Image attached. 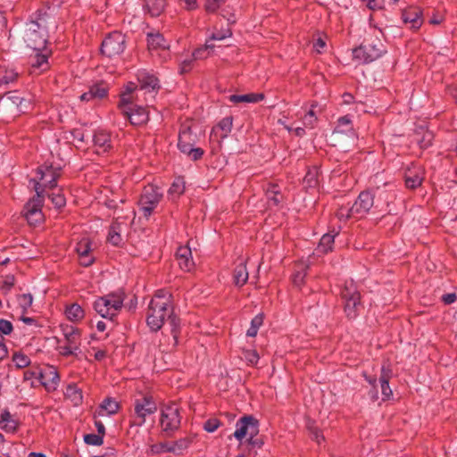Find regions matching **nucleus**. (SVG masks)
Wrapping results in <instances>:
<instances>
[{"label": "nucleus", "instance_id": "23", "mask_svg": "<svg viewBox=\"0 0 457 457\" xmlns=\"http://www.w3.org/2000/svg\"><path fill=\"white\" fill-rule=\"evenodd\" d=\"M147 46L151 52H164L166 55H169L168 50L170 48V43L164 38L163 35L159 32L147 34Z\"/></svg>", "mask_w": 457, "mask_h": 457}, {"label": "nucleus", "instance_id": "53", "mask_svg": "<svg viewBox=\"0 0 457 457\" xmlns=\"http://www.w3.org/2000/svg\"><path fill=\"white\" fill-rule=\"evenodd\" d=\"M182 153L187 154L192 161H198L203 157L204 151L202 148L195 147L194 145Z\"/></svg>", "mask_w": 457, "mask_h": 457}, {"label": "nucleus", "instance_id": "1", "mask_svg": "<svg viewBox=\"0 0 457 457\" xmlns=\"http://www.w3.org/2000/svg\"><path fill=\"white\" fill-rule=\"evenodd\" d=\"M146 322L154 331L166 324L175 343L178 342L180 322L173 313L172 299L169 291L160 289L155 292L148 306Z\"/></svg>", "mask_w": 457, "mask_h": 457}, {"label": "nucleus", "instance_id": "15", "mask_svg": "<svg viewBox=\"0 0 457 457\" xmlns=\"http://www.w3.org/2000/svg\"><path fill=\"white\" fill-rule=\"evenodd\" d=\"M259 434L258 420L252 416H244L236 424L234 436L242 442L245 437L257 436Z\"/></svg>", "mask_w": 457, "mask_h": 457}, {"label": "nucleus", "instance_id": "57", "mask_svg": "<svg viewBox=\"0 0 457 457\" xmlns=\"http://www.w3.org/2000/svg\"><path fill=\"white\" fill-rule=\"evenodd\" d=\"M47 64V56L46 54H37L32 62V66L38 69L45 70V66Z\"/></svg>", "mask_w": 457, "mask_h": 457}, {"label": "nucleus", "instance_id": "9", "mask_svg": "<svg viewBox=\"0 0 457 457\" xmlns=\"http://www.w3.org/2000/svg\"><path fill=\"white\" fill-rule=\"evenodd\" d=\"M162 190L154 185L144 187L138 201L139 210L145 218H149L162 199Z\"/></svg>", "mask_w": 457, "mask_h": 457}, {"label": "nucleus", "instance_id": "25", "mask_svg": "<svg viewBox=\"0 0 457 457\" xmlns=\"http://www.w3.org/2000/svg\"><path fill=\"white\" fill-rule=\"evenodd\" d=\"M119 409V403L113 398L107 397L100 403L98 408L95 411L93 418L96 419L98 417L112 416L117 413Z\"/></svg>", "mask_w": 457, "mask_h": 457}, {"label": "nucleus", "instance_id": "33", "mask_svg": "<svg viewBox=\"0 0 457 457\" xmlns=\"http://www.w3.org/2000/svg\"><path fill=\"white\" fill-rule=\"evenodd\" d=\"M195 435L189 434V435H187L186 436L180 437L179 439H178L176 441H173L172 442L173 449H171L172 453H175V454L182 453L185 450H187L193 444V442L195 441Z\"/></svg>", "mask_w": 457, "mask_h": 457}, {"label": "nucleus", "instance_id": "54", "mask_svg": "<svg viewBox=\"0 0 457 457\" xmlns=\"http://www.w3.org/2000/svg\"><path fill=\"white\" fill-rule=\"evenodd\" d=\"M48 197L51 199L53 204L58 209L63 207L66 204V199L61 192L52 193Z\"/></svg>", "mask_w": 457, "mask_h": 457}, {"label": "nucleus", "instance_id": "64", "mask_svg": "<svg viewBox=\"0 0 457 457\" xmlns=\"http://www.w3.org/2000/svg\"><path fill=\"white\" fill-rule=\"evenodd\" d=\"M13 327L11 321L0 319V333L4 335H10L12 332Z\"/></svg>", "mask_w": 457, "mask_h": 457}, {"label": "nucleus", "instance_id": "12", "mask_svg": "<svg viewBox=\"0 0 457 457\" xmlns=\"http://www.w3.org/2000/svg\"><path fill=\"white\" fill-rule=\"evenodd\" d=\"M125 48V35L120 31H113L104 39L101 46V52L103 54L112 58L123 53Z\"/></svg>", "mask_w": 457, "mask_h": 457}, {"label": "nucleus", "instance_id": "42", "mask_svg": "<svg viewBox=\"0 0 457 457\" xmlns=\"http://www.w3.org/2000/svg\"><path fill=\"white\" fill-rule=\"evenodd\" d=\"M18 73L12 70L5 67H0V83L9 84L17 79Z\"/></svg>", "mask_w": 457, "mask_h": 457}, {"label": "nucleus", "instance_id": "51", "mask_svg": "<svg viewBox=\"0 0 457 457\" xmlns=\"http://www.w3.org/2000/svg\"><path fill=\"white\" fill-rule=\"evenodd\" d=\"M317 116L312 108L303 118V123L307 129H313L317 123Z\"/></svg>", "mask_w": 457, "mask_h": 457}, {"label": "nucleus", "instance_id": "2", "mask_svg": "<svg viewBox=\"0 0 457 457\" xmlns=\"http://www.w3.org/2000/svg\"><path fill=\"white\" fill-rule=\"evenodd\" d=\"M46 25V13L41 11L38 12L35 20H30L26 23L23 38L28 47L35 51L45 48L47 42Z\"/></svg>", "mask_w": 457, "mask_h": 457}, {"label": "nucleus", "instance_id": "3", "mask_svg": "<svg viewBox=\"0 0 457 457\" xmlns=\"http://www.w3.org/2000/svg\"><path fill=\"white\" fill-rule=\"evenodd\" d=\"M379 36H382V31L374 29L373 36L366 38L359 47L353 49V59L359 63L365 64L381 57L386 50Z\"/></svg>", "mask_w": 457, "mask_h": 457}, {"label": "nucleus", "instance_id": "59", "mask_svg": "<svg viewBox=\"0 0 457 457\" xmlns=\"http://www.w3.org/2000/svg\"><path fill=\"white\" fill-rule=\"evenodd\" d=\"M220 426V422L217 419H209L204 424V429L206 432L212 433L218 429Z\"/></svg>", "mask_w": 457, "mask_h": 457}, {"label": "nucleus", "instance_id": "29", "mask_svg": "<svg viewBox=\"0 0 457 457\" xmlns=\"http://www.w3.org/2000/svg\"><path fill=\"white\" fill-rule=\"evenodd\" d=\"M19 421L10 413L8 410H4L0 414V428L6 433H15L19 428Z\"/></svg>", "mask_w": 457, "mask_h": 457}, {"label": "nucleus", "instance_id": "22", "mask_svg": "<svg viewBox=\"0 0 457 457\" xmlns=\"http://www.w3.org/2000/svg\"><path fill=\"white\" fill-rule=\"evenodd\" d=\"M8 104H12L18 112H26L30 105V101L16 92H10L5 96H0V105H8Z\"/></svg>", "mask_w": 457, "mask_h": 457}, {"label": "nucleus", "instance_id": "7", "mask_svg": "<svg viewBox=\"0 0 457 457\" xmlns=\"http://www.w3.org/2000/svg\"><path fill=\"white\" fill-rule=\"evenodd\" d=\"M181 424L180 407L176 403H165L161 408L160 425L166 436H172Z\"/></svg>", "mask_w": 457, "mask_h": 457}, {"label": "nucleus", "instance_id": "21", "mask_svg": "<svg viewBox=\"0 0 457 457\" xmlns=\"http://www.w3.org/2000/svg\"><path fill=\"white\" fill-rule=\"evenodd\" d=\"M424 169L420 165H412L404 174L405 186L410 189H415L421 186L424 179Z\"/></svg>", "mask_w": 457, "mask_h": 457}, {"label": "nucleus", "instance_id": "24", "mask_svg": "<svg viewBox=\"0 0 457 457\" xmlns=\"http://www.w3.org/2000/svg\"><path fill=\"white\" fill-rule=\"evenodd\" d=\"M176 258L180 269L184 271H191L195 267L192 252L189 246L180 245L176 251Z\"/></svg>", "mask_w": 457, "mask_h": 457}, {"label": "nucleus", "instance_id": "6", "mask_svg": "<svg viewBox=\"0 0 457 457\" xmlns=\"http://www.w3.org/2000/svg\"><path fill=\"white\" fill-rule=\"evenodd\" d=\"M355 139L350 118L348 116L340 117L331 136L333 145L343 152H348L350 147L355 144Z\"/></svg>", "mask_w": 457, "mask_h": 457}, {"label": "nucleus", "instance_id": "56", "mask_svg": "<svg viewBox=\"0 0 457 457\" xmlns=\"http://www.w3.org/2000/svg\"><path fill=\"white\" fill-rule=\"evenodd\" d=\"M79 347L65 344L59 347V352L62 356L76 355Z\"/></svg>", "mask_w": 457, "mask_h": 457}, {"label": "nucleus", "instance_id": "35", "mask_svg": "<svg viewBox=\"0 0 457 457\" xmlns=\"http://www.w3.org/2000/svg\"><path fill=\"white\" fill-rule=\"evenodd\" d=\"M65 315L69 320L78 322L84 318L85 312L79 304L72 303L66 307Z\"/></svg>", "mask_w": 457, "mask_h": 457}, {"label": "nucleus", "instance_id": "63", "mask_svg": "<svg viewBox=\"0 0 457 457\" xmlns=\"http://www.w3.org/2000/svg\"><path fill=\"white\" fill-rule=\"evenodd\" d=\"M15 284V278L12 275H7L4 277L3 281V285L1 287L2 290L5 293H8Z\"/></svg>", "mask_w": 457, "mask_h": 457}, {"label": "nucleus", "instance_id": "39", "mask_svg": "<svg viewBox=\"0 0 457 457\" xmlns=\"http://www.w3.org/2000/svg\"><path fill=\"white\" fill-rule=\"evenodd\" d=\"M336 234L327 233L322 236L318 245L320 253H327L332 250Z\"/></svg>", "mask_w": 457, "mask_h": 457}, {"label": "nucleus", "instance_id": "45", "mask_svg": "<svg viewBox=\"0 0 457 457\" xmlns=\"http://www.w3.org/2000/svg\"><path fill=\"white\" fill-rule=\"evenodd\" d=\"M184 191L185 181L183 178H176L169 189V194L171 195L179 196L184 193Z\"/></svg>", "mask_w": 457, "mask_h": 457}, {"label": "nucleus", "instance_id": "49", "mask_svg": "<svg viewBox=\"0 0 457 457\" xmlns=\"http://www.w3.org/2000/svg\"><path fill=\"white\" fill-rule=\"evenodd\" d=\"M153 15H158L164 6V0H145Z\"/></svg>", "mask_w": 457, "mask_h": 457}, {"label": "nucleus", "instance_id": "19", "mask_svg": "<svg viewBox=\"0 0 457 457\" xmlns=\"http://www.w3.org/2000/svg\"><path fill=\"white\" fill-rule=\"evenodd\" d=\"M232 126L233 118L231 116L223 118L212 129L210 136L211 140L216 141L219 145H220L221 141L228 137V134L231 132Z\"/></svg>", "mask_w": 457, "mask_h": 457}, {"label": "nucleus", "instance_id": "32", "mask_svg": "<svg viewBox=\"0 0 457 457\" xmlns=\"http://www.w3.org/2000/svg\"><path fill=\"white\" fill-rule=\"evenodd\" d=\"M123 224V222L119 221V219H116L110 226L107 240L112 245L117 246L121 244V231Z\"/></svg>", "mask_w": 457, "mask_h": 457}, {"label": "nucleus", "instance_id": "4", "mask_svg": "<svg viewBox=\"0 0 457 457\" xmlns=\"http://www.w3.org/2000/svg\"><path fill=\"white\" fill-rule=\"evenodd\" d=\"M134 98L136 97L132 95V89L127 87L126 92L120 96L118 108L132 125L141 126L148 121L149 113L145 108L135 104Z\"/></svg>", "mask_w": 457, "mask_h": 457}, {"label": "nucleus", "instance_id": "26", "mask_svg": "<svg viewBox=\"0 0 457 457\" xmlns=\"http://www.w3.org/2000/svg\"><path fill=\"white\" fill-rule=\"evenodd\" d=\"M403 21L410 24L412 29H418L423 23L421 11L417 7H410L402 13Z\"/></svg>", "mask_w": 457, "mask_h": 457}, {"label": "nucleus", "instance_id": "31", "mask_svg": "<svg viewBox=\"0 0 457 457\" xmlns=\"http://www.w3.org/2000/svg\"><path fill=\"white\" fill-rule=\"evenodd\" d=\"M62 330L65 344L77 347L80 346V331L79 328L70 325H62Z\"/></svg>", "mask_w": 457, "mask_h": 457}, {"label": "nucleus", "instance_id": "11", "mask_svg": "<svg viewBox=\"0 0 457 457\" xmlns=\"http://www.w3.org/2000/svg\"><path fill=\"white\" fill-rule=\"evenodd\" d=\"M156 411L157 405L153 397L144 396L143 398L136 399L131 426H143L146 420V417L154 414Z\"/></svg>", "mask_w": 457, "mask_h": 457}, {"label": "nucleus", "instance_id": "41", "mask_svg": "<svg viewBox=\"0 0 457 457\" xmlns=\"http://www.w3.org/2000/svg\"><path fill=\"white\" fill-rule=\"evenodd\" d=\"M214 48V45L210 44L209 40L206 41L205 45L202 47L197 48L192 54L195 60H203L210 56L212 50Z\"/></svg>", "mask_w": 457, "mask_h": 457}, {"label": "nucleus", "instance_id": "55", "mask_svg": "<svg viewBox=\"0 0 457 457\" xmlns=\"http://www.w3.org/2000/svg\"><path fill=\"white\" fill-rule=\"evenodd\" d=\"M84 441L87 445L99 446L103 445L104 437L97 434H87L84 436Z\"/></svg>", "mask_w": 457, "mask_h": 457}, {"label": "nucleus", "instance_id": "13", "mask_svg": "<svg viewBox=\"0 0 457 457\" xmlns=\"http://www.w3.org/2000/svg\"><path fill=\"white\" fill-rule=\"evenodd\" d=\"M341 295L345 302L346 316L350 319L355 318L361 306L360 293L357 291L355 286L353 283L346 285L343 288Z\"/></svg>", "mask_w": 457, "mask_h": 457}, {"label": "nucleus", "instance_id": "61", "mask_svg": "<svg viewBox=\"0 0 457 457\" xmlns=\"http://www.w3.org/2000/svg\"><path fill=\"white\" fill-rule=\"evenodd\" d=\"M232 36V32L229 29L219 30L216 32H213L212 36L210 37L211 40H222L228 37H230Z\"/></svg>", "mask_w": 457, "mask_h": 457}, {"label": "nucleus", "instance_id": "40", "mask_svg": "<svg viewBox=\"0 0 457 457\" xmlns=\"http://www.w3.org/2000/svg\"><path fill=\"white\" fill-rule=\"evenodd\" d=\"M308 265L305 263H299L296 266V270L293 275V283L296 287H301L304 283L305 277L307 275Z\"/></svg>", "mask_w": 457, "mask_h": 457}, {"label": "nucleus", "instance_id": "34", "mask_svg": "<svg viewBox=\"0 0 457 457\" xmlns=\"http://www.w3.org/2000/svg\"><path fill=\"white\" fill-rule=\"evenodd\" d=\"M263 94H255L250 93L245 95H231L228 99L231 103L240 104V103H258L263 100Z\"/></svg>", "mask_w": 457, "mask_h": 457}, {"label": "nucleus", "instance_id": "47", "mask_svg": "<svg viewBox=\"0 0 457 457\" xmlns=\"http://www.w3.org/2000/svg\"><path fill=\"white\" fill-rule=\"evenodd\" d=\"M12 361L19 369L26 368L30 364V359L23 353L16 352L12 355Z\"/></svg>", "mask_w": 457, "mask_h": 457}, {"label": "nucleus", "instance_id": "27", "mask_svg": "<svg viewBox=\"0 0 457 457\" xmlns=\"http://www.w3.org/2000/svg\"><path fill=\"white\" fill-rule=\"evenodd\" d=\"M196 144V135L189 127L181 129L179 135L178 147L181 152L187 151Z\"/></svg>", "mask_w": 457, "mask_h": 457}, {"label": "nucleus", "instance_id": "48", "mask_svg": "<svg viewBox=\"0 0 457 457\" xmlns=\"http://www.w3.org/2000/svg\"><path fill=\"white\" fill-rule=\"evenodd\" d=\"M171 449H173L172 442L158 443L151 446V452L154 454L172 453Z\"/></svg>", "mask_w": 457, "mask_h": 457}, {"label": "nucleus", "instance_id": "16", "mask_svg": "<svg viewBox=\"0 0 457 457\" xmlns=\"http://www.w3.org/2000/svg\"><path fill=\"white\" fill-rule=\"evenodd\" d=\"M42 386L48 392L55 391L60 383V376L57 369L52 365L43 368L38 374Z\"/></svg>", "mask_w": 457, "mask_h": 457}, {"label": "nucleus", "instance_id": "20", "mask_svg": "<svg viewBox=\"0 0 457 457\" xmlns=\"http://www.w3.org/2000/svg\"><path fill=\"white\" fill-rule=\"evenodd\" d=\"M109 91L108 86L104 82L91 85L88 90L80 95L79 99L82 102H96L107 96Z\"/></svg>", "mask_w": 457, "mask_h": 457}, {"label": "nucleus", "instance_id": "38", "mask_svg": "<svg viewBox=\"0 0 457 457\" xmlns=\"http://www.w3.org/2000/svg\"><path fill=\"white\" fill-rule=\"evenodd\" d=\"M265 194L270 205L278 206L281 202L282 195L279 192L278 186L268 185L267 188L265 189Z\"/></svg>", "mask_w": 457, "mask_h": 457}, {"label": "nucleus", "instance_id": "36", "mask_svg": "<svg viewBox=\"0 0 457 457\" xmlns=\"http://www.w3.org/2000/svg\"><path fill=\"white\" fill-rule=\"evenodd\" d=\"M234 283L237 287L244 286L248 279V271L245 264L240 263L236 266L233 272Z\"/></svg>", "mask_w": 457, "mask_h": 457}, {"label": "nucleus", "instance_id": "62", "mask_svg": "<svg viewBox=\"0 0 457 457\" xmlns=\"http://www.w3.org/2000/svg\"><path fill=\"white\" fill-rule=\"evenodd\" d=\"M247 444L251 449H260L263 445V440L257 436H252L247 438Z\"/></svg>", "mask_w": 457, "mask_h": 457}, {"label": "nucleus", "instance_id": "44", "mask_svg": "<svg viewBox=\"0 0 457 457\" xmlns=\"http://www.w3.org/2000/svg\"><path fill=\"white\" fill-rule=\"evenodd\" d=\"M353 205L348 206V205H342L338 208L337 211V217L339 220H347L350 218H356V213L353 212Z\"/></svg>", "mask_w": 457, "mask_h": 457}, {"label": "nucleus", "instance_id": "43", "mask_svg": "<svg viewBox=\"0 0 457 457\" xmlns=\"http://www.w3.org/2000/svg\"><path fill=\"white\" fill-rule=\"evenodd\" d=\"M17 302L21 313L25 314L32 305L33 296L31 294H22L18 295Z\"/></svg>", "mask_w": 457, "mask_h": 457}, {"label": "nucleus", "instance_id": "50", "mask_svg": "<svg viewBox=\"0 0 457 457\" xmlns=\"http://www.w3.org/2000/svg\"><path fill=\"white\" fill-rule=\"evenodd\" d=\"M303 183L307 187H315L318 185V173L317 170H308L304 179Z\"/></svg>", "mask_w": 457, "mask_h": 457}, {"label": "nucleus", "instance_id": "5", "mask_svg": "<svg viewBox=\"0 0 457 457\" xmlns=\"http://www.w3.org/2000/svg\"><path fill=\"white\" fill-rule=\"evenodd\" d=\"M124 300V292L117 291L110 293L97 298L94 303V308L103 318L112 320L121 310Z\"/></svg>", "mask_w": 457, "mask_h": 457}, {"label": "nucleus", "instance_id": "18", "mask_svg": "<svg viewBox=\"0 0 457 457\" xmlns=\"http://www.w3.org/2000/svg\"><path fill=\"white\" fill-rule=\"evenodd\" d=\"M79 263L84 267H88L95 262V256L93 254L92 243L88 238H82L76 245L75 248Z\"/></svg>", "mask_w": 457, "mask_h": 457}, {"label": "nucleus", "instance_id": "60", "mask_svg": "<svg viewBox=\"0 0 457 457\" xmlns=\"http://www.w3.org/2000/svg\"><path fill=\"white\" fill-rule=\"evenodd\" d=\"M195 61V60L193 58V56L190 57V58L183 60L179 63V72L181 74H184V73H187L188 71H190L192 70V68H193Z\"/></svg>", "mask_w": 457, "mask_h": 457}, {"label": "nucleus", "instance_id": "46", "mask_svg": "<svg viewBox=\"0 0 457 457\" xmlns=\"http://www.w3.org/2000/svg\"><path fill=\"white\" fill-rule=\"evenodd\" d=\"M263 323V316L262 314L256 315L251 321V326L246 331V336L253 337L257 335L258 329Z\"/></svg>", "mask_w": 457, "mask_h": 457}, {"label": "nucleus", "instance_id": "8", "mask_svg": "<svg viewBox=\"0 0 457 457\" xmlns=\"http://www.w3.org/2000/svg\"><path fill=\"white\" fill-rule=\"evenodd\" d=\"M137 80L138 87H134L132 83L127 86L132 89V94L135 92L134 96L137 99L144 97L146 102L149 101V98H154L160 88L158 79L154 74L143 71L137 73Z\"/></svg>", "mask_w": 457, "mask_h": 457}, {"label": "nucleus", "instance_id": "28", "mask_svg": "<svg viewBox=\"0 0 457 457\" xmlns=\"http://www.w3.org/2000/svg\"><path fill=\"white\" fill-rule=\"evenodd\" d=\"M97 154H104L111 148V136L104 130H97L93 137Z\"/></svg>", "mask_w": 457, "mask_h": 457}, {"label": "nucleus", "instance_id": "58", "mask_svg": "<svg viewBox=\"0 0 457 457\" xmlns=\"http://www.w3.org/2000/svg\"><path fill=\"white\" fill-rule=\"evenodd\" d=\"M226 0H206L205 2V10L208 12H216L222 4L225 3Z\"/></svg>", "mask_w": 457, "mask_h": 457}, {"label": "nucleus", "instance_id": "17", "mask_svg": "<svg viewBox=\"0 0 457 457\" xmlns=\"http://www.w3.org/2000/svg\"><path fill=\"white\" fill-rule=\"evenodd\" d=\"M375 195L370 191L361 192L353 203V212L356 213V219L365 216L374 206Z\"/></svg>", "mask_w": 457, "mask_h": 457}, {"label": "nucleus", "instance_id": "52", "mask_svg": "<svg viewBox=\"0 0 457 457\" xmlns=\"http://www.w3.org/2000/svg\"><path fill=\"white\" fill-rule=\"evenodd\" d=\"M243 358L250 365H256L259 361V354L255 350H245L243 352Z\"/></svg>", "mask_w": 457, "mask_h": 457}, {"label": "nucleus", "instance_id": "37", "mask_svg": "<svg viewBox=\"0 0 457 457\" xmlns=\"http://www.w3.org/2000/svg\"><path fill=\"white\" fill-rule=\"evenodd\" d=\"M65 396L76 406L82 403V392L75 384H71L66 387Z\"/></svg>", "mask_w": 457, "mask_h": 457}, {"label": "nucleus", "instance_id": "30", "mask_svg": "<svg viewBox=\"0 0 457 457\" xmlns=\"http://www.w3.org/2000/svg\"><path fill=\"white\" fill-rule=\"evenodd\" d=\"M392 378V370L389 367L382 366L379 377L381 393L384 400H388L393 395V392L389 386V380Z\"/></svg>", "mask_w": 457, "mask_h": 457}, {"label": "nucleus", "instance_id": "14", "mask_svg": "<svg viewBox=\"0 0 457 457\" xmlns=\"http://www.w3.org/2000/svg\"><path fill=\"white\" fill-rule=\"evenodd\" d=\"M37 177L31 180L34 187L37 183L39 184L42 194L45 188H54L57 186V179L60 176V171L54 169L52 166H41L37 170Z\"/></svg>", "mask_w": 457, "mask_h": 457}, {"label": "nucleus", "instance_id": "10", "mask_svg": "<svg viewBox=\"0 0 457 457\" xmlns=\"http://www.w3.org/2000/svg\"><path fill=\"white\" fill-rule=\"evenodd\" d=\"M36 195L23 208V216L30 225H36L43 220L42 206L43 195L38 183L35 186Z\"/></svg>", "mask_w": 457, "mask_h": 457}]
</instances>
